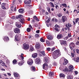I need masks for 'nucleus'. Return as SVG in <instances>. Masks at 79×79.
Returning a JSON list of instances; mask_svg holds the SVG:
<instances>
[{
    "label": "nucleus",
    "instance_id": "f257e3e1",
    "mask_svg": "<svg viewBox=\"0 0 79 79\" xmlns=\"http://www.w3.org/2000/svg\"><path fill=\"white\" fill-rule=\"evenodd\" d=\"M61 56V53L59 50H56L54 52L53 54V57L54 59H56L57 57Z\"/></svg>",
    "mask_w": 79,
    "mask_h": 79
},
{
    "label": "nucleus",
    "instance_id": "f03ea898",
    "mask_svg": "<svg viewBox=\"0 0 79 79\" xmlns=\"http://www.w3.org/2000/svg\"><path fill=\"white\" fill-rule=\"evenodd\" d=\"M29 48V46L28 44H24L23 47V49L24 50H28Z\"/></svg>",
    "mask_w": 79,
    "mask_h": 79
},
{
    "label": "nucleus",
    "instance_id": "7ed1b4c3",
    "mask_svg": "<svg viewBox=\"0 0 79 79\" xmlns=\"http://www.w3.org/2000/svg\"><path fill=\"white\" fill-rule=\"evenodd\" d=\"M14 32L16 34H19L20 33V30H19V29L17 28H14Z\"/></svg>",
    "mask_w": 79,
    "mask_h": 79
},
{
    "label": "nucleus",
    "instance_id": "20e7f679",
    "mask_svg": "<svg viewBox=\"0 0 79 79\" xmlns=\"http://www.w3.org/2000/svg\"><path fill=\"white\" fill-rule=\"evenodd\" d=\"M27 63L29 65H31L33 64V60L31 59H30L28 60Z\"/></svg>",
    "mask_w": 79,
    "mask_h": 79
},
{
    "label": "nucleus",
    "instance_id": "39448f33",
    "mask_svg": "<svg viewBox=\"0 0 79 79\" xmlns=\"http://www.w3.org/2000/svg\"><path fill=\"white\" fill-rule=\"evenodd\" d=\"M43 68L44 69H45V70H47V69H48V65L47 64H44L43 65Z\"/></svg>",
    "mask_w": 79,
    "mask_h": 79
},
{
    "label": "nucleus",
    "instance_id": "423d86ee",
    "mask_svg": "<svg viewBox=\"0 0 79 79\" xmlns=\"http://www.w3.org/2000/svg\"><path fill=\"white\" fill-rule=\"evenodd\" d=\"M40 58H37L35 60V63L38 64L40 63Z\"/></svg>",
    "mask_w": 79,
    "mask_h": 79
},
{
    "label": "nucleus",
    "instance_id": "0eeeda50",
    "mask_svg": "<svg viewBox=\"0 0 79 79\" xmlns=\"http://www.w3.org/2000/svg\"><path fill=\"white\" fill-rule=\"evenodd\" d=\"M62 20L63 23H64L65 21H66L67 18L65 16H63L62 17Z\"/></svg>",
    "mask_w": 79,
    "mask_h": 79
},
{
    "label": "nucleus",
    "instance_id": "6e6552de",
    "mask_svg": "<svg viewBox=\"0 0 79 79\" xmlns=\"http://www.w3.org/2000/svg\"><path fill=\"white\" fill-rule=\"evenodd\" d=\"M4 40L5 42H8L9 40V38L7 36H6L4 37Z\"/></svg>",
    "mask_w": 79,
    "mask_h": 79
},
{
    "label": "nucleus",
    "instance_id": "1a4fd4ad",
    "mask_svg": "<svg viewBox=\"0 0 79 79\" xmlns=\"http://www.w3.org/2000/svg\"><path fill=\"white\" fill-rule=\"evenodd\" d=\"M27 5L28 4H30L31 3V0H25L24 2Z\"/></svg>",
    "mask_w": 79,
    "mask_h": 79
},
{
    "label": "nucleus",
    "instance_id": "9d476101",
    "mask_svg": "<svg viewBox=\"0 0 79 79\" xmlns=\"http://www.w3.org/2000/svg\"><path fill=\"white\" fill-rule=\"evenodd\" d=\"M15 25L17 27H19V28L21 27V25L20 24V23L19 22H17L16 23Z\"/></svg>",
    "mask_w": 79,
    "mask_h": 79
},
{
    "label": "nucleus",
    "instance_id": "9b49d317",
    "mask_svg": "<svg viewBox=\"0 0 79 79\" xmlns=\"http://www.w3.org/2000/svg\"><path fill=\"white\" fill-rule=\"evenodd\" d=\"M47 38L49 40H52L53 39V36L51 35H48Z\"/></svg>",
    "mask_w": 79,
    "mask_h": 79
},
{
    "label": "nucleus",
    "instance_id": "f8f14e48",
    "mask_svg": "<svg viewBox=\"0 0 79 79\" xmlns=\"http://www.w3.org/2000/svg\"><path fill=\"white\" fill-rule=\"evenodd\" d=\"M35 47L37 49H39L40 48V43L37 42Z\"/></svg>",
    "mask_w": 79,
    "mask_h": 79
},
{
    "label": "nucleus",
    "instance_id": "ddd939ff",
    "mask_svg": "<svg viewBox=\"0 0 79 79\" xmlns=\"http://www.w3.org/2000/svg\"><path fill=\"white\" fill-rule=\"evenodd\" d=\"M2 7L4 10L6 9V4L5 3H3L2 4Z\"/></svg>",
    "mask_w": 79,
    "mask_h": 79
},
{
    "label": "nucleus",
    "instance_id": "4468645a",
    "mask_svg": "<svg viewBox=\"0 0 79 79\" xmlns=\"http://www.w3.org/2000/svg\"><path fill=\"white\" fill-rule=\"evenodd\" d=\"M15 40L16 41H19V39L18 37V35H16L15 36Z\"/></svg>",
    "mask_w": 79,
    "mask_h": 79
},
{
    "label": "nucleus",
    "instance_id": "2eb2a0df",
    "mask_svg": "<svg viewBox=\"0 0 79 79\" xmlns=\"http://www.w3.org/2000/svg\"><path fill=\"white\" fill-rule=\"evenodd\" d=\"M64 61L63 63V64H68V60H67L66 59H64Z\"/></svg>",
    "mask_w": 79,
    "mask_h": 79
},
{
    "label": "nucleus",
    "instance_id": "dca6fc26",
    "mask_svg": "<svg viewBox=\"0 0 79 79\" xmlns=\"http://www.w3.org/2000/svg\"><path fill=\"white\" fill-rule=\"evenodd\" d=\"M14 75L15 77H19V74L17 73H14Z\"/></svg>",
    "mask_w": 79,
    "mask_h": 79
},
{
    "label": "nucleus",
    "instance_id": "f3484780",
    "mask_svg": "<svg viewBox=\"0 0 79 79\" xmlns=\"http://www.w3.org/2000/svg\"><path fill=\"white\" fill-rule=\"evenodd\" d=\"M6 15V13L4 11H3L2 13L1 14V16L2 17H4Z\"/></svg>",
    "mask_w": 79,
    "mask_h": 79
},
{
    "label": "nucleus",
    "instance_id": "a211bd4d",
    "mask_svg": "<svg viewBox=\"0 0 79 79\" xmlns=\"http://www.w3.org/2000/svg\"><path fill=\"white\" fill-rule=\"evenodd\" d=\"M19 12L20 13H24V9H20L19 10Z\"/></svg>",
    "mask_w": 79,
    "mask_h": 79
},
{
    "label": "nucleus",
    "instance_id": "6ab92c4d",
    "mask_svg": "<svg viewBox=\"0 0 79 79\" xmlns=\"http://www.w3.org/2000/svg\"><path fill=\"white\" fill-rule=\"evenodd\" d=\"M69 69L70 70V71H72V70H73V69L74 67H73V66H72V65H70L69 67Z\"/></svg>",
    "mask_w": 79,
    "mask_h": 79
},
{
    "label": "nucleus",
    "instance_id": "aec40b11",
    "mask_svg": "<svg viewBox=\"0 0 79 79\" xmlns=\"http://www.w3.org/2000/svg\"><path fill=\"white\" fill-rule=\"evenodd\" d=\"M32 56L34 58H36L37 56V54L35 53V54H33L32 55Z\"/></svg>",
    "mask_w": 79,
    "mask_h": 79
},
{
    "label": "nucleus",
    "instance_id": "412c9836",
    "mask_svg": "<svg viewBox=\"0 0 79 79\" xmlns=\"http://www.w3.org/2000/svg\"><path fill=\"white\" fill-rule=\"evenodd\" d=\"M63 37V35L61 34H59L57 35V38L58 39H61Z\"/></svg>",
    "mask_w": 79,
    "mask_h": 79
},
{
    "label": "nucleus",
    "instance_id": "4be33fe9",
    "mask_svg": "<svg viewBox=\"0 0 79 79\" xmlns=\"http://www.w3.org/2000/svg\"><path fill=\"white\" fill-rule=\"evenodd\" d=\"M74 61H75L77 63H78L79 62V57H77L75 58H74Z\"/></svg>",
    "mask_w": 79,
    "mask_h": 79
},
{
    "label": "nucleus",
    "instance_id": "5701e85b",
    "mask_svg": "<svg viewBox=\"0 0 79 79\" xmlns=\"http://www.w3.org/2000/svg\"><path fill=\"white\" fill-rule=\"evenodd\" d=\"M31 69L32 71H35V67L34 66H32L31 68Z\"/></svg>",
    "mask_w": 79,
    "mask_h": 79
},
{
    "label": "nucleus",
    "instance_id": "b1692460",
    "mask_svg": "<svg viewBox=\"0 0 79 79\" xmlns=\"http://www.w3.org/2000/svg\"><path fill=\"white\" fill-rule=\"evenodd\" d=\"M73 76L72 75H70L67 77V78L68 79H73Z\"/></svg>",
    "mask_w": 79,
    "mask_h": 79
},
{
    "label": "nucleus",
    "instance_id": "393cba45",
    "mask_svg": "<svg viewBox=\"0 0 79 79\" xmlns=\"http://www.w3.org/2000/svg\"><path fill=\"white\" fill-rule=\"evenodd\" d=\"M69 46H71V47H74L75 46V45L74 44V43L72 42L70 44Z\"/></svg>",
    "mask_w": 79,
    "mask_h": 79
},
{
    "label": "nucleus",
    "instance_id": "a878e982",
    "mask_svg": "<svg viewBox=\"0 0 79 79\" xmlns=\"http://www.w3.org/2000/svg\"><path fill=\"white\" fill-rule=\"evenodd\" d=\"M13 32L12 31H10L8 32V35H9L10 36H11V37H12V35H13Z\"/></svg>",
    "mask_w": 79,
    "mask_h": 79
},
{
    "label": "nucleus",
    "instance_id": "bb28decb",
    "mask_svg": "<svg viewBox=\"0 0 79 79\" xmlns=\"http://www.w3.org/2000/svg\"><path fill=\"white\" fill-rule=\"evenodd\" d=\"M19 21L21 22L22 23H24V19H20L19 20Z\"/></svg>",
    "mask_w": 79,
    "mask_h": 79
},
{
    "label": "nucleus",
    "instance_id": "cd10ccee",
    "mask_svg": "<svg viewBox=\"0 0 79 79\" xmlns=\"http://www.w3.org/2000/svg\"><path fill=\"white\" fill-rule=\"evenodd\" d=\"M24 63V60H23L22 62H19L18 63V64L19 66H21L23 65V64Z\"/></svg>",
    "mask_w": 79,
    "mask_h": 79
},
{
    "label": "nucleus",
    "instance_id": "c85d7f7f",
    "mask_svg": "<svg viewBox=\"0 0 79 79\" xmlns=\"http://www.w3.org/2000/svg\"><path fill=\"white\" fill-rule=\"evenodd\" d=\"M49 4L51 5V6L52 8H54V7H55V5H54V4L52 2H50Z\"/></svg>",
    "mask_w": 79,
    "mask_h": 79
},
{
    "label": "nucleus",
    "instance_id": "c756f323",
    "mask_svg": "<svg viewBox=\"0 0 79 79\" xmlns=\"http://www.w3.org/2000/svg\"><path fill=\"white\" fill-rule=\"evenodd\" d=\"M22 16H23V15H19L18 16H16V19H19V18H22Z\"/></svg>",
    "mask_w": 79,
    "mask_h": 79
},
{
    "label": "nucleus",
    "instance_id": "7c9ffc66",
    "mask_svg": "<svg viewBox=\"0 0 79 79\" xmlns=\"http://www.w3.org/2000/svg\"><path fill=\"white\" fill-rule=\"evenodd\" d=\"M60 77H64L65 76L64 74L60 73Z\"/></svg>",
    "mask_w": 79,
    "mask_h": 79
},
{
    "label": "nucleus",
    "instance_id": "2f4dec72",
    "mask_svg": "<svg viewBox=\"0 0 79 79\" xmlns=\"http://www.w3.org/2000/svg\"><path fill=\"white\" fill-rule=\"evenodd\" d=\"M49 77H51L52 76H53V72H50V73H49Z\"/></svg>",
    "mask_w": 79,
    "mask_h": 79
},
{
    "label": "nucleus",
    "instance_id": "473e14b6",
    "mask_svg": "<svg viewBox=\"0 0 79 79\" xmlns=\"http://www.w3.org/2000/svg\"><path fill=\"white\" fill-rule=\"evenodd\" d=\"M46 44H47L48 46H50V44L48 40H46Z\"/></svg>",
    "mask_w": 79,
    "mask_h": 79
},
{
    "label": "nucleus",
    "instance_id": "72a5a7b5",
    "mask_svg": "<svg viewBox=\"0 0 79 79\" xmlns=\"http://www.w3.org/2000/svg\"><path fill=\"white\" fill-rule=\"evenodd\" d=\"M61 5L62 6H64V7L65 8H66V7H67V5H66V4H63Z\"/></svg>",
    "mask_w": 79,
    "mask_h": 79
},
{
    "label": "nucleus",
    "instance_id": "f704fd0d",
    "mask_svg": "<svg viewBox=\"0 0 79 79\" xmlns=\"http://www.w3.org/2000/svg\"><path fill=\"white\" fill-rule=\"evenodd\" d=\"M34 50V48L33 47H30V52H32Z\"/></svg>",
    "mask_w": 79,
    "mask_h": 79
},
{
    "label": "nucleus",
    "instance_id": "c9c22d12",
    "mask_svg": "<svg viewBox=\"0 0 79 79\" xmlns=\"http://www.w3.org/2000/svg\"><path fill=\"white\" fill-rule=\"evenodd\" d=\"M16 63H17L16 60H14L13 61V64H16Z\"/></svg>",
    "mask_w": 79,
    "mask_h": 79
},
{
    "label": "nucleus",
    "instance_id": "e433bc0d",
    "mask_svg": "<svg viewBox=\"0 0 79 79\" xmlns=\"http://www.w3.org/2000/svg\"><path fill=\"white\" fill-rule=\"evenodd\" d=\"M44 56H45V51H42L40 52Z\"/></svg>",
    "mask_w": 79,
    "mask_h": 79
},
{
    "label": "nucleus",
    "instance_id": "4c0bfd02",
    "mask_svg": "<svg viewBox=\"0 0 79 79\" xmlns=\"http://www.w3.org/2000/svg\"><path fill=\"white\" fill-rule=\"evenodd\" d=\"M57 16H58V17H61V16H62V14L59 13L57 15Z\"/></svg>",
    "mask_w": 79,
    "mask_h": 79
},
{
    "label": "nucleus",
    "instance_id": "58836bf2",
    "mask_svg": "<svg viewBox=\"0 0 79 79\" xmlns=\"http://www.w3.org/2000/svg\"><path fill=\"white\" fill-rule=\"evenodd\" d=\"M40 40L42 42H45V40H44L42 38H41Z\"/></svg>",
    "mask_w": 79,
    "mask_h": 79
},
{
    "label": "nucleus",
    "instance_id": "ea45409f",
    "mask_svg": "<svg viewBox=\"0 0 79 79\" xmlns=\"http://www.w3.org/2000/svg\"><path fill=\"white\" fill-rule=\"evenodd\" d=\"M55 8H56V10H59V6L58 5H56L55 6Z\"/></svg>",
    "mask_w": 79,
    "mask_h": 79
},
{
    "label": "nucleus",
    "instance_id": "a19ab883",
    "mask_svg": "<svg viewBox=\"0 0 79 79\" xmlns=\"http://www.w3.org/2000/svg\"><path fill=\"white\" fill-rule=\"evenodd\" d=\"M45 62L46 63H48V60H47V58H45Z\"/></svg>",
    "mask_w": 79,
    "mask_h": 79
},
{
    "label": "nucleus",
    "instance_id": "79ce46f5",
    "mask_svg": "<svg viewBox=\"0 0 79 79\" xmlns=\"http://www.w3.org/2000/svg\"><path fill=\"white\" fill-rule=\"evenodd\" d=\"M27 31L28 32H30L31 31V28H28L27 29Z\"/></svg>",
    "mask_w": 79,
    "mask_h": 79
},
{
    "label": "nucleus",
    "instance_id": "37998d69",
    "mask_svg": "<svg viewBox=\"0 0 79 79\" xmlns=\"http://www.w3.org/2000/svg\"><path fill=\"white\" fill-rule=\"evenodd\" d=\"M68 27H71V26H72V25H71V24L70 23H68L67 24Z\"/></svg>",
    "mask_w": 79,
    "mask_h": 79
},
{
    "label": "nucleus",
    "instance_id": "c03bdc74",
    "mask_svg": "<svg viewBox=\"0 0 79 79\" xmlns=\"http://www.w3.org/2000/svg\"><path fill=\"white\" fill-rule=\"evenodd\" d=\"M60 44H61V45H63V44L64 41L61 40L60 41Z\"/></svg>",
    "mask_w": 79,
    "mask_h": 79
},
{
    "label": "nucleus",
    "instance_id": "a18cd8bd",
    "mask_svg": "<svg viewBox=\"0 0 79 79\" xmlns=\"http://www.w3.org/2000/svg\"><path fill=\"white\" fill-rule=\"evenodd\" d=\"M79 21V19L77 18V19H76V20H75V22H76V23H77V22H78V21Z\"/></svg>",
    "mask_w": 79,
    "mask_h": 79
},
{
    "label": "nucleus",
    "instance_id": "49530a36",
    "mask_svg": "<svg viewBox=\"0 0 79 79\" xmlns=\"http://www.w3.org/2000/svg\"><path fill=\"white\" fill-rule=\"evenodd\" d=\"M63 44L64 45H66V41H64L63 43Z\"/></svg>",
    "mask_w": 79,
    "mask_h": 79
},
{
    "label": "nucleus",
    "instance_id": "de8ad7c7",
    "mask_svg": "<svg viewBox=\"0 0 79 79\" xmlns=\"http://www.w3.org/2000/svg\"><path fill=\"white\" fill-rule=\"evenodd\" d=\"M0 61L1 62V63H2L3 64H4V65H5V64L3 62V61H2V60H1Z\"/></svg>",
    "mask_w": 79,
    "mask_h": 79
},
{
    "label": "nucleus",
    "instance_id": "09e8293b",
    "mask_svg": "<svg viewBox=\"0 0 79 79\" xmlns=\"http://www.w3.org/2000/svg\"><path fill=\"white\" fill-rule=\"evenodd\" d=\"M55 50V47H53L52 48V49H51V50L52 52H53V51L54 50Z\"/></svg>",
    "mask_w": 79,
    "mask_h": 79
},
{
    "label": "nucleus",
    "instance_id": "8fccbe9b",
    "mask_svg": "<svg viewBox=\"0 0 79 79\" xmlns=\"http://www.w3.org/2000/svg\"><path fill=\"white\" fill-rule=\"evenodd\" d=\"M55 30L56 31H60V30L57 28H55Z\"/></svg>",
    "mask_w": 79,
    "mask_h": 79
},
{
    "label": "nucleus",
    "instance_id": "3c124183",
    "mask_svg": "<svg viewBox=\"0 0 79 79\" xmlns=\"http://www.w3.org/2000/svg\"><path fill=\"white\" fill-rule=\"evenodd\" d=\"M47 50H48V51H50V50H51V48H47Z\"/></svg>",
    "mask_w": 79,
    "mask_h": 79
},
{
    "label": "nucleus",
    "instance_id": "603ef678",
    "mask_svg": "<svg viewBox=\"0 0 79 79\" xmlns=\"http://www.w3.org/2000/svg\"><path fill=\"white\" fill-rule=\"evenodd\" d=\"M76 52L77 53H79V50L78 49H77L76 50Z\"/></svg>",
    "mask_w": 79,
    "mask_h": 79
},
{
    "label": "nucleus",
    "instance_id": "864d4df0",
    "mask_svg": "<svg viewBox=\"0 0 79 79\" xmlns=\"http://www.w3.org/2000/svg\"><path fill=\"white\" fill-rule=\"evenodd\" d=\"M35 23V21L34 19H32L31 21V23Z\"/></svg>",
    "mask_w": 79,
    "mask_h": 79
},
{
    "label": "nucleus",
    "instance_id": "5fc2aeb1",
    "mask_svg": "<svg viewBox=\"0 0 79 79\" xmlns=\"http://www.w3.org/2000/svg\"><path fill=\"white\" fill-rule=\"evenodd\" d=\"M48 10L49 13H50V9L49 7L48 8Z\"/></svg>",
    "mask_w": 79,
    "mask_h": 79
},
{
    "label": "nucleus",
    "instance_id": "6e6d98bb",
    "mask_svg": "<svg viewBox=\"0 0 79 79\" xmlns=\"http://www.w3.org/2000/svg\"><path fill=\"white\" fill-rule=\"evenodd\" d=\"M20 57L21 58H22V60H24V57H23V56H22L20 55Z\"/></svg>",
    "mask_w": 79,
    "mask_h": 79
},
{
    "label": "nucleus",
    "instance_id": "4d7b16f0",
    "mask_svg": "<svg viewBox=\"0 0 79 79\" xmlns=\"http://www.w3.org/2000/svg\"><path fill=\"white\" fill-rule=\"evenodd\" d=\"M35 36L36 37H39V34H36L35 35Z\"/></svg>",
    "mask_w": 79,
    "mask_h": 79
},
{
    "label": "nucleus",
    "instance_id": "13d9d810",
    "mask_svg": "<svg viewBox=\"0 0 79 79\" xmlns=\"http://www.w3.org/2000/svg\"><path fill=\"white\" fill-rule=\"evenodd\" d=\"M76 45H79V41H77L76 42Z\"/></svg>",
    "mask_w": 79,
    "mask_h": 79
},
{
    "label": "nucleus",
    "instance_id": "bf43d9fd",
    "mask_svg": "<svg viewBox=\"0 0 79 79\" xmlns=\"http://www.w3.org/2000/svg\"><path fill=\"white\" fill-rule=\"evenodd\" d=\"M55 27H60V26L57 25H56L55 26Z\"/></svg>",
    "mask_w": 79,
    "mask_h": 79
},
{
    "label": "nucleus",
    "instance_id": "052dcab7",
    "mask_svg": "<svg viewBox=\"0 0 79 79\" xmlns=\"http://www.w3.org/2000/svg\"><path fill=\"white\" fill-rule=\"evenodd\" d=\"M74 73H75V74H76V75H77V74H78V72L77 71H74Z\"/></svg>",
    "mask_w": 79,
    "mask_h": 79
},
{
    "label": "nucleus",
    "instance_id": "680f3d73",
    "mask_svg": "<svg viewBox=\"0 0 79 79\" xmlns=\"http://www.w3.org/2000/svg\"><path fill=\"white\" fill-rule=\"evenodd\" d=\"M36 33H38V34H39V32H40V30H38L36 31Z\"/></svg>",
    "mask_w": 79,
    "mask_h": 79
},
{
    "label": "nucleus",
    "instance_id": "e2e57ef3",
    "mask_svg": "<svg viewBox=\"0 0 79 79\" xmlns=\"http://www.w3.org/2000/svg\"><path fill=\"white\" fill-rule=\"evenodd\" d=\"M11 18L12 19H15V17L13 16Z\"/></svg>",
    "mask_w": 79,
    "mask_h": 79
},
{
    "label": "nucleus",
    "instance_id": "0e129e2a",
    "mask_svg": "<svg viewBox=\"0 0 79 79\" xmlns=\"http://www.w3.org/2000/svg\"><path fill=\"white\" fill-rule=\"evenodd\" d=\"M29 27H30V28H31V29H32V26H31V25H29Z\"/></svg>",
    "mask_w": 79,
    "mask_h": 79
},
{
    "label": "nucleus",
    "instance_id": "69168bd1",
    "mask_svg": "<svg viewBox=\"0 0 79 79\" xmlns=\"http://www.w3.org/2000/svg\"><path fill=\"white\" fill-rule=\"evenodd\" d=\"M37 18V17L36 16H34L33 18L35 19Z\"/></svg>",
    "mask_w": 79,
    "mask_h": 79
},
{
    "label": "nucleus",
    "instance_id": "338daca9",
    "mask_svg": "<svg viewBox=\"0 0 79 79\" xmlns=\"http://www.w3.org/2000/svg\"><path fill=\"white\" fill-rule=\"evenodd\" d=\"M71 55H72V57H74V54H73V53H71Z\"/></svg>",
    "mask_w": 79,
    "mask_h": 79
},
{
    "label": "nucleus",
    "instance_id": "774afa93",
    "mask_svg": "<svg viewBox=\"0 0 79 79\" xmlns=\"http://www.w3.org/2000/svg\"><path fill=\"white\" fill-rule=\"evenodd\" d=\"M7 75H8V76H11V73H7Z\"/></svg>",
    "mask_w": 79,
    "mask_h": 79
}]
</instances>
